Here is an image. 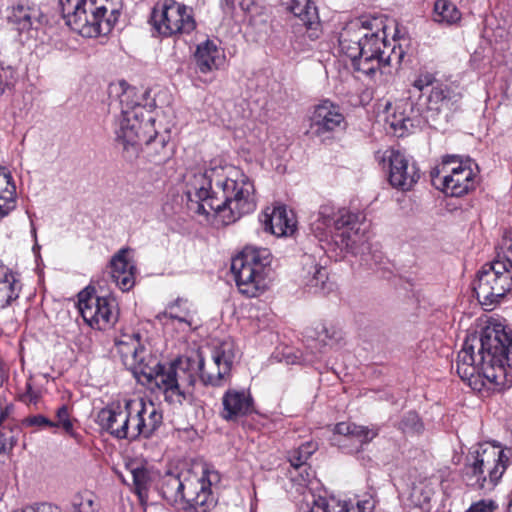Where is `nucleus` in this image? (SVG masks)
I'll use <instances>...</instances> for the list:
<instances>
[{
    "label": "nucleus",
    "instance_id": "obj_1",
    "mask_svg": "<svg viewBox=\"0 0 512 512\" xmlns=\"http://www.w3.org/2000/svg\"><path fill=\"white\" fill-rule=\"evenodd\" d=\"M185 193L191 210L207 217L213 215L223 225L234 223L257 206L253 182L233 167L190 171Z\"/></svg>",
    "mask_w": 512,
    "mask_h": 512
},
{
    "label": "nucleus",
    "instance_id": "obj_2",
    "mask_svg": "<svg viewBox=\"0 0 512 512\" xmlns=\"http://www.w3.org/2000/svg\"><path fill=\"white\" fill-rule=\"evenodd\" d=\"M512 368V331L489 319L479 333L467 335L456 360L459 377L475 391L504 386Z\"/></svg>",
    "mask_w": 512,
    "mask_h": 512
},
{
    "label": "nucleus",
    "instance_id": "obj_3",
    "mask_svg": "<svg viewBox=\"0 0 512 512\" xmlns=\"http://www.w3.org/2000/svg\"><path fill=\"white\" fill-rule=\"evenodd\" d=\"M234 357L232 345L223 343L212 351L209 359L198 351L194 356L168 362L167 371L159 378L165 401L181 405L189 400L197 377L205 385L222 386L230 375Z\"/></svg>",
    "mask_w": 512,
    "mask_h": 512
},
{
    "label": "nucleus",
    "instance_id": "obj_4",
    "mask_svg": "<svg viewBox=\"0 0 512 512\" xmlns=\"http://www.w3.org/2000/svg\"><path fill=\"white\" fill-rule=\"evenodd\" d=\"M362 219L364 217L360 213L324 204L311 216L310 228L320 240L333 236L335 232L336 244L356 254L368 240Z\"/></svg>",
    "mask_w": 512,
    "mask_h": 512
},
{
    "label": "nucleus",
    "instance_id": "obj_5",
    "mask_svg": "<svg viewBox=\"0 0 512 512\" xmlns=\"http://www.w3.org/2000/svg\"><path fill=\"white\" fill-rule=\"evenodd\" d=\"M66 24L84 37L109 33L116 20L110 0H60Z\"/></svg>",
    "mask_w": 512,
    "mask_h": 512
},
{
    "label": "nucleus",
    "instance_id": "obj_6",
    "mask_svg": "<svg viewBox=\"0 0 512 512\" xmlns=\"http://www.w3.org/2000/svg\"><path fill=\"white\" fill-rule=\"evenodd\" d=\"M115 347L124 366L138 382L162 393L160 375L167 371L168 363H160L145 349L139 332H123L115 339Z\"/></svg>",
    "mask_w": 512,
    "mask_h": 512
},
{
    "label": "nucleus",
    "instance_id": "obj_7",
    "mask_svg": "<svg viewBox=\"0 0 512 512\" xmlns=\"http://www.w3.org/2000/svg\"><path fill=\"white\" fill-rule=\"evenodd\" d=\"M219 481V473L210 469H205L201 477L184 480L177 474L167 473L162 479L161 493L168 502L185 501L195 512H207L215 503L211 487Z\"/></svg>",
    "mask_w": 512,
    "mask_h": 512
},
{
    "label": "nucleus",
    "instance_id": "obj_8",
    "mask_svg": "<svg viewBox=\"0 0 512 512\" xmlns=\"http://www.w3.org/2000/svg\"><path fill=\"white\" fill-rule=\"evenodd\" d=\"M271 253L267 248L246 246L232 259L231 271L239 292L257 297L268 289Z\"/></svg>",
    "mask_w": 512,
    "mask_h": 512
},
{
    "label": "nucleus",
    "instance_id": "obj_9",
    "mask_svg": "<svg viewBox=\"0 0 512 512\" xmlns=\"http://www.w3.org/2000/svg\"><path fill=\"white\" fill-rule=\"evenodd\" d=\"M138 98L134 87L128 86L123 90L120 95L121 114L115 130L117 142L130 157L137 154L147 119L153 116L146 106L138 102Z\"/></svg>",
    "mask_w": 512,
    "mask_h": 512
},
{
    "label": "nucleus",
    "instance_id": "obj_10",
    "mask_svg": "<svg viewBox=\"0 0 512 512\" xmlns=\"http://www.w3.org/2000/svg\"><path fill=\"white\" fill-rule=\"evenodd\" d=\"M508 457L500 446L483 444L472 454L464 469L469 486L477 489H491L501 479Z\"/></svg>",
    "mask_w": 512,
    "mask_h": 512
},
{
    "label": "nucleus",
    "instance_id": "obj_11",
    "mask_svg": "<svg viewBox=\"0 0 512 512\" xmlns=\"http://www.w3.org/2000/svg\"><path fill=\"white\" fill-rule=\"evenodd\" d=\"M473 289L481 305L494 307L512 289V260L505 256L483 265Z\"/></svg>",
    "mask_w": 512,
    "mask_h": 512
},
{
    "label": "nucleus",
    "instance_id": "obj_12",
    "mask_svg": "<svg viewBox=\"0 0 512 512\" xmlns=\"http://www.w3.org/2000/svg\"><path fill=\"white\" fill-rule=\"evenodd\" d=\"M365 28L369 29L367 37L362 41L363 51L355 62V70L372 77L382 66L390 65L392 55L400 62L402 51L398 53L393 47L391 53H387L388 45L385 41V31L382 22L378 19L365 20Z\"/></svg>",
    "mask_w": 512,
    "mask_h": 512
},
{
    "label": "nucleus",
    "instance_id": "obj_13",
    "mask_svg": "<svg viewBox=\"0 0 512 512\" xmlns=\"http://www.w3.org/2000/svg\"><path fill=\"white\" fill-rule=\"evenodd\" d=\"M473 166L477 167L470 159L459 160L458 156L448 155L443 158L439 167L431 172L434 181H439L442 190L451 196L460 197L467 194L475 187Z\"/></svg>",
    "mask_w": 512,
    "mask_h": 512
},
{
    "label": "nucleus",
    "instance_id": "obj_14",
    "mask_svg": "<svg viewBox=\"0 0 512 512\" xmlns=\"http://www.w3.org/2000/svg\"><path fill=\"white\" fill-rule=\"evenodd\" d=\"M152 22L162 36L189 34L196 27L191 10L175 0H165L161 7L154 8Z\"/></svg>",
    "mask_w": 512,
    "mask_h": 512
},
{
    "label": "nucleus",
    "instance_id": "obj_15",
    "mask_svg": "<svg viewBox=\"0 0 512 512\" xmlns=\"http://www.w3.org/2000/svg\"><path fill=\"white\" fill-rule=\"evenodd\" d=\"M78 309L84 321L99 330L107 329L118 319L115 299L99 297L94 289L87 288L78 294Z\"/></svg>",
    "mask_w": 512,
    "mask_h": 512
},
{
    "label": "nucleus",
    "instance_id": "obj_16",
    "mask_svg": "<svg viewBox=\"0 0 512 512\" xmlns=\"http://www.w3.org/2000/svg\"><path fill=\"white\" fill-rule=\"evenodd\" d=\"M375 159L383 169H388V180L392 187L409 191L420 178L419 169L402 152L394 149L377 151Z\"/></svg>",
    "mask_w": 512,
    "mask_h": 512
},
{
    "label": "nucleus",
    "instance_id": "obj_17",
    "mask_svg": "<svg viewBox=\"0 0 512 512\" xmlns=\"http://www.w3.org/2000/svg\"><path fill=\"white\" fill-rule=\"evenodd\" d=\"M128 419L127 440L133 441L139 437L149 438L162 423V414L153 403L143 399H126Z\"/></svg>",
    "mask_w": 512,
    "mask_h": 512
},
{
    "label": "nucleus",
    "instance_id": "obj_18",
    "mask_svg": "<svg viewBox=\"0 0 512 512\" xmlns=\"http://www.w3.org/2000/svg\"><path fill=\"white\" fill-rule=\"evenodd\" d=\"M145 153L148 161L156 165L166 163L173 154V148L169 144L170 132L168 129L160 131L155 126L154 116H149L143 130Z\"/></svg>",
    "mask_w": 512,
    "mask_h": 512
},
{
    "label": "nucleus",
    "instance_id": "obj_19",
    "mask_svg": "<svg viewBox=\"0 0 512 512\" xmlns=\"http://www.w3.org/2000/svg\"><path fill=\"white\" fill-rule=\"evenodd\" d=\"M126 399L112 403L98 413V423L102 429L117 439H127L128 419Z\"/></svg>",
    "mask_w": 512,
    "mask_h": 512
},
{
    "label": "nucleus",
    "instance_id": "obj_20",
    "mask_svg": "<svg viewBox=\"0 0 512 512\" xmlns=\"http://www.w3.org/2000/svg\"><path fill=\"white\" fill-rule=\"evenodd\" d=\"M254 411V401L245 389H228L222 397L221 417L226 421H237Z\"/></svg>",
    "mask_w": 512,
    "mask_h": 512
},
{
    "label": "nucleus",
    "instance_id": "obj_21",
    "mask_svg": "<svg viewBox=\"0 0 512 512\" xmlns=\"http://www.w3.org/2000/svg\"><path fill=\"white\" fill-rule=\"evenodd\" d=\"M264 230L278 237L292 235L297 227L294 213L287 210L286 206L278 205L271 209L267 208L260 218Z\"/></svg>",
    "mask_w": 512,
    "mask_h": 512
},
{
    "label": "nucleus",
    "instance_id": "obj_22",
    "mask_svg": "<svg viewBox=\"0 0 512 512\" xmlns=\"http://www.w3.org/2000/svg\"><path fill=\"white\" fill-rule=\"evenodd\" d=\"M344 122V116L338 106L325 100L317 105L311 116V130L321 136L327 132L335 131Z\"/></svg>",
    "mask_w": 512,
    "mask_h": 512
},
{
    "label": "nucleus",
    "instance_id": "obj_23",
    "mask_svg": "<svg viewBox=\"0 0 512 512\" xmlns=\"http://www.w3.org/2000/svg\"><path fill=\"white\" fill-rule=\"evenodd\" d=\"M368 32L369 29L365 28V20H356L348 24L340 34L341 52L351 59L354 68L355 62L363 51L362 41L367 37Z\"/></svg>",
    "mask_w": 512,
    "mask_h": 512
},
{
    "label": "nucleus",
    "instance_id": "obj_24",
    "mask_svg": "<svg viewBox=\"0 0 512 512\" xmlns=\"http://www.w3.org/2000/svg\"><path fill=\"white\" fill-rule=\"evenodd\" d=\"M288 9L298 19L297 25L306 28V33L311 40L320 35V22L317 9L310 0H290Z\"/></svg>",
    "mask_w": 512,
    "mask_h": 512
},
{
    "label": "nucleus",
    "instance_id": "obj_25",
    "mask_svg": "<svg viewBox=\"0 0 512 512\" xmlns=\"http://www.w3.org/2000/svg\"><path fill=\"white\" fill-rule=\"evenodd\" d=\"M127 470L131 476L133 490L141 501L148 496V491L158 477L157 471L147 463L132 461L127 464Z\"/></svg>",
    "mask_w": 512,
    "mask_h": 512
},
{
    "label": "nucleus",
    "instance_id": "obj_26",
    "mask_svg": "<svg viewBox=\"0 0 512 512\" xmlns=\"http://www.w3.org/2000/svg\"><path fill=\"white\" fill-rule=\"evenodd\" d=\"M40 16L41 12L37 6L21 2L10 8L7 19L9 24L21 35L32 30Z\"/></svg>",
    "mask_w": 512,
    "mask_h": 512
},
{
    "label": "nucleus",
    "instance_id": "obj_27",
    "mask_svg": "<svg viewBox=\"0 0 512 512\" xmlns=\"http://www.w3.org/2000/svg\"><path fill=\"white\" fill-rule=\"evenodd\" d=\"M195 311L192 309V305L183 299H177L175 302L167 306L165 311L159 313L157 318L160 321H164V324H168V321H176L180 325L183 331L190 330L194 324Z\"/></svg>",
    "mask_w": 512,
    "mask_h": 512
},
{
    "label": "nucleus",
    "instance_id": "obj_28",
    "mask_svg": "<svg viewBox=\"0 0 512 512\" xmlns=\"http://www.w3.org/2000/svg\"><path fill=\"white\" fill-rule=\"evenodd\" d=\"M335 434L342 435L344 441H352L359 447L372 441L379 433L375 426H362L351 422H340L335 425Z\"/></svg>",
    "mask_w": 512,
    "mask_h": 512
},
{
    "label": "nucleus",
    "instance_id": "obj_29",
    "mask_svg": "<svg viewBox=\"0 0 512 512\" xmlns=\"http://www.w3.org/2000/svg\"><path fill=\"white\" fill-rule=\"evenodd\" d=\"M196 65L201 73H208L218 69L221 52L212 40H206L197 46L195 51Z\"/></svg>",
    "mask_w": 512,
    "mask_h": 512
},
{
    "label": "nucleus",
    "instance_id": "obj_30",
    "mask_svg": "<svg viewBox=\"0 0 512 512\" xmlns=\"http://www.w3.org/2000/svg\"><path fill=\"white\" fill-rule=\"evenodd\" d=\"M461 94L442 83H436L428 96V108L434 111L451 110L460 101Z\"/></svg>",
    "mask_w": 512,
    "mask_h": 512
},
{
    "label": "nucleus",
    "instance_id": "obj_31",
    "mask_svg": "<svg viewBox=\"0 0 512 512\" xmlns=\"http://www.w3.org/2000/svg\"><path fill=\"white\" fill-rule=\"evenodd\" d=\"M300 512H350V510L340 502L328 501L325 497L317 496L307 490L304 493V501L300 505Z\"/></svg>",
    "mask_w": 512,
    "mask_h": 512
},
{
    "label": "nucleus",
    "instance_id": "obj_32",
    "mask_svg": "<svg viewBox=\"0 0 512 512\" xmlns=\"http://www.w3.org/2000/svg\"><path fill=\"white\" fill-rule=\"evenodd\" d=\"M16 207V186L9 172L0 166V219Z\"/></svg>",
    "mask_w": 512,
    "mask_h": 512
},
{
    "label": "nucleus",
    "instance_id": "obj_33",
    "mask_svg": "<svg viewBox=\"0 0 512 512\" xmlns=\"http://www.w3.org/2000/svg\"><path fill=\"white\" fill-rule=\"evenodd\" d=\"M19 285L13 275L6 268L0 269V308H6L19 297Z\"/></svg>",
    "mask_w": 512,
    "mask_h": 512
},
{
    "label": "nucleus",
    "instance_id": "obj_34",
    "mask_svg": "<svg viewBox=\"0 0 512 512\" xmlns=\"http://www.w3.org/2000/svg\"><path fill=\"white\" fill-rule=\"evenodd\" d=\"M461 18L456 5L449 0H437L434 4V20L439 23L453 24Z\"/></svg>",
    "mask_w": 512,
    "mask_h": 512
},
{
    "label": "nucleus",
    "instance_id": "obj_35",
    "mask_svg": "<svg viewBox=\"0 0 512 512\" xmlns=\"http://www.w3.org/2000/svg\"><path fill=\"white\" fill-rule=\"evenodd\" d=\"M317 450V444L314 442H305L298 448L289 452L288 460L295 471L306 466L307 460Z\"/></svg>",
    "mask_w": 512,
    "mask_h": 512
},
{
    "label": "nucleus",
    "instance_id": "obj_36",
    "mask_svg": "<svg viewBox=\"0 0 512 512\" xmlns=\"http://www.w3.org/2000/svg\"><path fill=\"white\" fill-rule=\"evenodd\" d=\"M304 260H306L304 265H309L308 274L312 273V276L309 278L307 285L315 290L323 289L325 280L327 279V274L325 269L314 263L311 256L305 255Z\"/></svg>",
    "mask_w": 512,
    "mask_h": 512
},
{
    "label": "nucleus",
    "instance_id": "obj_37",
    "mask_svg": "<svg viewBox=\"0 0 512 512\" xmlns=\"http://www.w3.org/2000/svg\"><path fill=\"white\" fill-rule=\"evenodd\" d=\"M291 480L295 482L298 486L297 491L302 495V499L299 501V506L304 501V493L307 490H310L312 493L313 489L310 487L312 484V473L309 472V468L306 466L302 467L298 471H295L294 469L289 471Z\"/></svg>",
    "mask_w": 512,
    "mask_h": 512
},
{
    "label": "nucleus",
    "instance_id": "obj_38",
    "mask_svg": "<svg viewBox=\"0 0 512 512\" xmlns=\"http://www.w3.org/2000/svg\"><path fill=\"white\" fill-rule=\"evenodd\" d=\"M398 427L403 433L411 435L419 434L424 429V425L418 414L413 411H409L403 415L401 421L398 424Z\"/></svg>",
    "mask_w": 512,
    "mask_h": 512
},
{
    "label": "nucleus",
    "instance_id": "obj_39",
    "mask_svg": "<svg viewBox=\"0 0 512 512\" xmlns=\"http://www.w3.org/2000/svg\"><path fill=\"white\" fill-rule=\"evenodd\" d=\"M129 271H135V267L130 261H128L126 251L121 250L111 260V277L116 274H123Z\"/></svg>",
    "mask_w": 512,
    "mask_h": 512
},
{
    "label": "nucleus",
    "instance_id": "obj_40",
    "mask_svg": "<svg viewBox=\"0 0 512 512\" xmlns=\"http://www.w3.org/2000/svg\"><path fill=\"white\" fill-rule=\"evenodd\" d=\"M57 422H54V427H61L69 435H73V422L70 419V414L67 405H62L56 411Z\"/></svg>",
    "mask_w": 512,
    "mask_h": 512
},
{
    "label": "nucleus",
    "instance_id": "obj_41",
    "mask_svg": "<svg viewBox=\"0 0 512 512\" xmlns=\"http://www.w3.org/2000/svg\"><path fill=\"white\" fill-rule=\"evenodd\" d=\"M20 400L27 405H37L41 399V391L33 386L32 379H28L25 390L19 396Z\"/></svg>",
    "mask_w": 512,
    "mask_h": 512
},
{
    "label": "nucleus",
    "instance_id": "obj_42",
    "mask_svg": "<svg viewBox=\"0 0 512 512\" xmlns=\"http://www.w3.org/2000/svg\"><path fill=\"white\" fill-rule=\"evenodd\" d=\"M16 80V71L13 67H1L0 68V96L4 94L7 88L14 85Z\"/></svg>",
    "mask_w": 512,
    "mask_h": 512
},
{
    "label": "nucleus",
    "instance_id": "obj_43",
    "mask_svg": "<svg viewBox=\"0 0 512 512\" xmlns=\"http://www.w3.org/2000/svg\"><path fill=\"white\" fill-rule=\"evenodd\" d=\"M223 5L232 14L238 11L246 13L254 5V0H223Z\"/></svg>",
    "mask_w": 512,
    "mask_h": 512
},
{
    "label": "nucleus",
    "instance_id": "obj_44",
    "mask_svg": "<svg viewBox=\"0 0 512 512\" xmlns=\"http://www.w3.org/2000/svg\"><path fill=\"white\" fill-rule=\"evenodd\" d=\"M433 495V489L428 485H418L412 488V497L419 505L427 504L430 502Z\"/></svg>",
    "mask_w": 512,
    "mask_h": 512
},
{
    "label": "nucleus",
    "instance_id": "obj_45",
    "mask_svg": "<svg viewBox=\"0 0 512 512\" xmlns=\"http://www.w3.org/2000/svg\"><path fill=\"white\" fill-rule=\"evenodd\" d=\"M387 122L390 127L394 130L395 133L400 132V135H403L405 131L409 130V127L412 126L411 120L409 118L404 117L402 114L397 116L396 114L389 116L387 118Z\"/></svg>",
    "mask_w": 512,
    "mask_h": 512
},
{
    "label": "nucleus",
    "instance_id": "obj_46",
    "mask_svg": "<svg viewBox=\"0 0 512 512\" xmlns=\"http://www.w3.org/2000/svg\"><path fill=\"white\" fill-rule=\"evenodd\" d=\"M17 437L12 429L0 433V454L10 452L17 443Z\"/></svg>",
    "mask_w": 512,
    "mask_h": 512
},
{
    "label": "nucleus",
    "instance_id": "obj_47",
    "mask_svg": "<svg viewBox=\"0 0 512 512\" xmlns=\"http://www.w3.org/2000/svg\"><path fill=\"white\" fill-rule=\"evenodd\" d=\"M135 271H129L125 272L123 274H116L115 276H112L113 282L122 290V291H128L134 286L135 279H134Z\"/></svg>",
    "mask_w": 512,
    "mask_h": 512
},
{
    "label": "nucleus",
    "instance_id": "obj_48",
    "mask_svg": "<svg viewBox=\"0 0 512 512\" xmlns=\"http://www.w3.org/2000/svg\"><path fill=\"white\" fill-rule=\"evenodd\" d=\"M318 339L323 343L324 346L332 345L339 341L340 333L335 329L322 326L321 330L318 332Z\"/></svg>",
    "mask_w": 512,
    "mask_h": 512
},
{
    "label": "nucleus",
    "instance_id": "obj_49",
    "mask_svg": "<svg viewBox=\"0 0 512 512\" xmlns=\"http://www.w3.org/2000/svg\"><path fill=\"white\" fill-rule=\"evenodd\" d=\"M13 512H61L60 509L50 503H37L29 505L22 510H15Z\"/></svg>",
    "mask_w": 512,
    "mask_h": 512
},
{
    "label": "nucleus",
    "instance_id": "obj_50",
    "mask_svg": "<svg viewBox=\"0 0 512 512\" xmlns=\"http://www.w3.org/2000/svg\"><path fill=\"white\" fill-rule=\"evenodd\" d=\"M497 504L493 500H480L470 506L466 512H494Z\"/></svg>",
    "mask_w": 512,
    "mask_h": 512
},
{
    "label": "nucleus",
    "instance_id": "obj_51",
    "mask_svg": "<svg viewBox=\"0 0 512 512\" xmlns=\"http://www.w3.org/2000/svg\"><path fill=\"white\" fill-rule=\"evenodd\" d=\"M438 83L434 76L430 73L421 74L417 79L413 82V86L417 88L419 91L424 90V88L436 85Z\"/></svg>",
    "mask_w": 512,
    "mask_h": 512
},
{
    "label": "nucleus",
    "instance_id": "obj_52",
    "mask_svg": "<svg viewBox=\"0 0 512 512\" xmlns=\"http://www.w3.org/2000/svg\"><path fill=\"white\" fill-rule=\"evenodd\" d=\"M28 426L54 427V422L43 415H34L25 419Z\"/></svg>",
    "mask_w": 512,
    "mask_h": 512
},
{
    "label": "nucleus",
    "instance_id": "obj_53",
    "mask_svg": "<svg viewBox=\"0 0 512 512\" xmlns=\"http://www.w3.org/2000/svg\"><path fill=\"white\" fill-rule=\"evenodd\" d=\"M96 507L95 499L90 495L83 497L78 503V512H96Z\"/></svg>",
    "mask_w": 512,
    "mask_h": 512
},
{
    "label": "nucleus",
    "instance_id": "obj_54",
    "mask_svg": "<svg viewBox=\"0 0 512 512\" xmlns=\"http://www.w3.org/2000/svg\"><path fill=\"white\" fill-rule=\"evenodd\" d=\"M501 248L512 254V229L504 233Z\"/></svg>",
    "mask_w": 512,
    "mask_h": 512
},
{
    "label": "nucleus",
    "instance_id": "obj_55",
    "mask_svg": "<svg viewBox=\"0 0 512 512\" xmlns=\"http://www.w3.org/2000/svg\"><path fill=\"white\" fill-rule=\"evenodd\" d=\"M358 510L360 512H371L374 508L373 500H363L357 503Z\"/></svg>",
    "mask_w": 512,
    "mask_h": 512
},
{
    "label": "nucleus",
    "instance_id": "obj_56",
    "mask_svg": "<svg viewBox=\"0 0 512 512\" xmlns=\"http://www.w3.org/2000/svg\"><path fill=\"white\" fill-rule=\"evenodd\" d=\"M5 378H6V372H5L2 364L0 363V386L3 384Z\"/></svg>",
    "mask_w": 512,
    "mask_h": 512
},
{
    "label": "nucleus",
    "instance_id": "obj_57",
    "mask_svg": "<svg viewBox=\"0 0 512 512\" xmlns=\"http://www.w3.org/2000/svg\"><path fill=\"white\" fill-rule=\"evenodd\" d=\"M507 512H512V498L510 499Z\"/></svg>",
    "mask_w": 512,
    "mask_h": 512
},
{
    "label": "nucleus",
    "instance_id": "obj_58",
    "mask_svg": "<svg viewBox=\"0 0 512 512\" xmlns=\"http://www.w3.org/2000/svg\"><path fill=\"white\" fill-rule=\"evenodd\" d=\"M508 450H512V428H511V444H510V447L508 448Z\"/></svg>",
    "mask_w": 512,
    "mask_h": 512
},
{
    "label": "nucleus",
    "instance_id": "obj_59",
    "mask_svg": "<svg viewBox=\"0 0 512 512\" xmlns=\"http://www.w3.org/2000/svg\"><path fill=\"white\" fill-rule=\"evenodd\" d=\"M32 233L34 236H36V229L34 227H32Z\"/></svg>",
    "mask_w": 512,
    "mask_h": 512
}]
</instances>
